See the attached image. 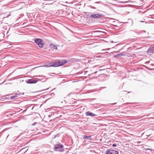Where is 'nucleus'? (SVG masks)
<instances>
[{"label": "nucleus", "instance_id": "obj_12", "mask_svg": "<svg viewBox=\"0 0 154 154\" xmlns=\"http://www.w3.org/2000/svg\"><path fill=\"white\" fill-rule=\"evenodd\" d=\"M112 154H118L119 152L114 149H112Z\"/></svg>", "mask_w": 154, "mask_h": 154}, {"label": "nucleus", "instance_id": "obj_22", "mask_svg": "<svg viewBox=\"0 0 154 154\" xmlns=\"http://www.w3.org/2000/svg\"><path fill=\"white\" fill-rule=\"evenodd\" d=\"M128 122L126 121V124H125L126 126H127V124L126 123V122Z\"/></svg>", "mask_w": 154, "mask_h": 154}, {"label": "nucleus", "instance_id": "obj_34", "mask_svg": "<svg viewBox=\"0 0 154 154\" xmlns=\"http://www.w3.org/2000/svg\"><path fill=\"white\" fill-rule=\"evenodd\" d=\"M104 50H102V51H104Z\"/></svg>", "mask_w": 154, "mask_h": 154}, {"label": "nucleus", "instance_id": "obj_16", "mask_svg": "<svg viewBox=\"0 0 154 154\" xmlns=\"http://www.w3.org/2000/svg\"><path fill=\"white\" fill-rule=\"evenodd\" d=\"M116 146V145L115 144H113L112 145V146L113 147H115Z\"/></svg>", "mask_w": 154, "mask_h": 154}, {"label": "nucleus", "instance_id": "obj_23", "mask_svg": "<svg viewBox=\"0 0 154 154\" xmlns=\"http://www.w3.org/2000/svg\"><path fill=\"white\" fill-rule=\"evenodd\" d=\"M128 5H126H126H125L126 7H128Z\"/></svg>", "mask_w": 154, "mask_h": 154}, {"label": "nucleus", "instance_id": "obj_15", "mask_svg": "<svg viewBox=\"0 0 154 154\" xmlns=\"http://www.w3.org/2000/svg\"><path fill=\"white\" fill-rule=\"evenodd\" d=\"M50 66H49V65H45V66H40V67H50Z\"/></svg>", "mask_w": 154, "mask_h": 154}, {"label": "nucleus", "instance_id": "obj_3", "mask_svg": "<svg viewBox=\"0 0 154 154\" xmlns=\"http://www.w3.org/2000/svg\"><path fill=\"white\" fill-rule=\"evenodd\" d=\"M63 147V146L59 143L55 145V150L59 151H62V149Z\"/></svg>", "mask_w": 154, "mask_h": 154}, {"label": "nucleus", "instance_id": "obj_4", "mask_svg": "<svg viewBox=\"0 0 154 154\" xmlns=\"http://www.w3.org/2000/svg\"><path fill=\"white\" fill-rule=\"evenodd\" d=\"M37 81L34 79H30L26 81V82L28 84L35 83L37 82Z\"/></svg>", "mask_w": 154, "mask_h": 154}, {"label": "nucleus", "instance_id": "obj_33", "mask_svg": "<svg viewBox=\"0 0 154 154\" xmlns=\"http://www.w3.org/2000/svg\"><path fill=\"white\" fill-rule=\"evenodd\" d=\"M131 92H128V93H130Z\"/></svg>", "mask_w": 154, "mask_h": 154}, {"label": "nucleus", "instance_id": "obj_29", "mask_svg": "<svg viewBox=\"0 0 154 154\" xmlns=\"http://www.w3.org/2000/svg\"><path fill=\"white\" fill-rule=\"evenodd\" d=\"M97 66H94V67H96Z\"/></svg>", "mask_w": 154, "mask_h": 154}, {"label": "nucleus", "instance_id": "obj_26", "mask_svg": "<svg viewBox=\"0 0 154 154\" xmlns=\"http://www.w3.org/2000/svg\"><path fill=\"white\" fill-rule=\"evenodd\" d=\"M97 72V71H96L95 72H94V73H96Z\"/></svg>", "mask_w": 154, "mask_h": 154}, {"label": "nucleus", "instance_id": "obj_2", "mask_svg": "<svg viewBox=\"0 0 154 154\" xmlns=\"http://www.w3.org/2000/svg\"><path fill=\"white\" fill-rule=\"evenodd\" d=\"M34 42L41 48H42L44 46V43L41 39L36 38Z\"/></svg>", "mask_w": 154, "mask_h": 154}, {"label": "nucleus", "instance_id": "obj_27", "mask_svg": "<svg viewBox=\"0 0 154 154\" xmlns=\"http://www.w3.org/2000/svg\"><path fill=\"white\" fill-rule=\"evenodd\" d=\"M128 145V144H125V145H126V147H127V146Z\"/></svg>", "mask_w": 154, "mask_h": 154}, {"label": "nucleus", "instance_id": "obj_17", "mask_svg": "<svg viewBox=\"0 0 154 154\" xmlns=\"http://www.w3.org/2000/svg\"><path fill=\"white\" fill-rule=\"evenodd\" d=\"M36 123H33L32 124V126H34V125H35L36 124Z\"/></svg>", "mask_w": 154, "mask_h": 154}, {"label": "nucleus", "instance_id": "obj_28", "mask_svg": "<svg viewBox=\"0 0 154 154\" xmlns=\"http://www.w3.org/2000/svg\"><path fill=\"white\" fill-rule=\"evenodd\" d=\"M128 1H126V2H125L126 3H128Z\"/></svg>", "mask_w": 154, "mask_h": 154}, {"label": "nucleus", "instance_id": "obj_18", "mask_svg": "<svg viewBox=\"0 0 154 154\" xmlns=\"http://www.w3.org/2000/svg\"><path fill=\"white\" fill-rule=\"evenodd\" d=\"M129 152H128V151H126V152H125V153L126 154H128V153Z\"/></svg>", "mask_w": 154, "mask_h": 154}, {"label": "nucleus", "instance_id": "obj_7", "mask_svg": "<svg viewBox=\"0 0 154 154\" xmlns=\"http://www.w3.org/2000/svg\"><path fill=\"white\" fill-rule=\"evenodd\" d=\"M86 115L87 116H90L92 117L96 116V115L94 114L93 113L89 111H88L86 112Z\"/></svg>", "mask_w": 154, "mask_h": 154}, {"label": "nucleus", "instance_id": "obj_1", "mask_svg": "<svg viewBox=\"0 0 154 154\" xmlns=\"http://www.w3.org/2000/svg\"><path fill=\"white\" fill-rule=\"evenodd\" d=\"M66 63L67 61L65 60L62 61L61 62L59 60L57 61L54 62H53L54 66L58 67L61 66Z\"/></svg>", "mask_w": 154, "mask_h": 154}, {"label": "nucleus", "instance_id": "obj_14", "mask_svg": "<svg viewBox=\"0 0 154 154\" xmlns=\"http://www.w3.org/2000/svg\"><path fill=\"white\" fill-rule=\"evenodd\" d=\"M49 65L51 66H50V67L54 66L53 62L52 63H49Z\"/></svg>", "mask_w": 154, "mask_h": 154}, {"label": "nucleus", "instance_id": "obj_5", "mask_svg": "<svg viewBox=\"0 0 154 154\" xmlns=\"http://www.w3.org/2000/svg\"><path fill=\"white\" fill-rule=\"evenodd\" d=\"M102 15L101 14H92L91 15V17L92 18H99L101 17Z\"/></svg>", "mask_w": 154, "mask_h": 154}, {"label": "nucleus", "instance_id": "obj_20", "mask_svg": "<svg viewBox=\"0 0 154 154\" xmlns=\"http://www.w3.org/2000/svg\"><path fill=\"white\" fill-rule=\"evenodd\" d=\"M147 150H152V149H149V148H148L147 149Z\"/></svg>", "mask_w": 154, "mask_h": 154}, {"label": "nucleus", "instance_id": "obj_32", "mask_svg": "<svg viewBox=\"0 0 154 154\" xmlns=\"http://www.w3.org/2000/svg\"><path fill=\"white\" fill-rule=\"evenodd\" d=\"M48 89V88L47 89H46L44 90H47V89Z\"/></svg>", "mask_w": 154, "mask_h": 154}, {"label": "nucleus", "instance_id": "obj_8", "mask_svg": "<svg viewBox=\"0 0 154 154\" xmlns=\"http://www.w3.org/2000/svg\"><path fill=\"white\" fill-rule=\"evenodd\" d=\"M154 49V48L152 47V48H149L147 50V53L150 54H153L154 53L153 50Z\"/></svg>", "mask_w": 154, "mask_h": 154}, {"label": "nucleus", "instance_id": "obj_9", "mask_svg": "<svg viewBox=\"0 0 154 154\" xmlns=\"http://www.w3.org/2000/svg\"><path fill=\"white\" fill-rule=\"evenodd\" d=\"M83 138L84 139H87L89 140H91V136L85 135L83 136Z\"/></svg>", "mask_w": 154, "mask_h": 154}, {"label": "nucleus", "instance_id": "obj_25", "mask_svg": "<svg viewBox=\"0 0 154 154\" xmlns=\"http://www.w3.org/2000/svg\"><path fill=\"white\" fill-rule=\"evenodd\" d=\"M149 63V62H146L145 63Z\"/></svg>", "mask_w": 154, "mask_h": 154}, {"label": "nucleus", "instance_id": "obj_10", "mask_svg": "<svg viewBox=\"0 0 154 154\" xmlns=\"http://www.w3.org/2000/svg\"><path fill=\"white\" fill-rule=\"evenodd\" d=\"M19 94H16L14 96H11V100H14L17 99V97H18Z\"/></svg>", "mask_w": 154, "mask_h": 154}, {"label": "nucleus", "instance_id": "obj_21", "mask_svg": "<svg viewBox=\"0 0 154 154\" xmlns=\"http://www.w3.org/2000/svg\"><path fill=\"white\" fill-rule=\"evenodd\" d=\"M74 60V59L72 58L71 59V60H72V61H75V60Z\"/></svg>", "mask_w": 154, "mask_h": 154}, {"label": "nucleus", "instance_id": "obj_11", "mask_svg": "<svg viewBox=\"0 0 154 154\" xmlns=\"http://www.w3.org/2000/svg\"><path fill=\"white\" fill-rule=\"evenodd\" d=\"M50 47L54 49L57 50V45H54L53 44H51L50 45Z\"/></svg>", "mask_w": 154, "mask_h": 154}, {"label": "nucleus", "instance_id": "obj_31", "mask_svg": "<svg viewBox=\"0 0 154 154\" xmlns=\"http://www.w3.org/2000/svg\"><path fill=\"white\" fill-rule=\"evenodd\" d=\"M93 8L94 9H95L96 8H95V7H93Z\"/></svg>", "mask_w": 154, "mask_h": 154}, {"label": "nucleus", "instance_id": "obj_13", "mask_svg": "<svg viewBox=\"0 0 154 154\" xmlns=\"http://www.w3.org/2000/svg\"><path fill=\"white\" fill-rule=\"evenodd\" d=\"M124 56V55L122 54H117L116 55H115L114 57H115L116 58V57H118L119 56Z\"/></svg>", "mask_w": 154, "mask_h": 154}, {"label": "nucleus", "instance_id": "obj_6", "mask_svg": "<svg viewBox=\"0 0 154 154\" xmlns=\"http://www.w3.org/2000/svg\"><path fill=\"white\" fill-rule=\"evenodd\" d=\"M126 24L128 26H132L133 24V22L132 20L131 19H129L127 22H126Z\"/></svg>", "mask_w": 154, "mask_h": 154}, {"label": "nucleus", "instance_id": "obj_30", "mask_svg": "<svg viewBox=\"0 0 154 154\" xmlns=\"http://www.w3.org/2000/svg\"><path fill=\"white\" fill-rule=\"evenodd\" d=\"M102 70V69H100V70H99V71H101V70Z\"/></svg>", "mask_w": 154, "mask_h": 154}, {"label": "nucleus", "instance_id": "obj_24", "mask_svg": "<svg viewBox=\"0 0 154 154\" xmlns=\"http://www.w3.org/2000/svg\"><path fill=\"white\" fill-rule=\"evenodd\" d=\"M143 32H146V31L145 30H143Z\"/></svg>", "mask_w": 154, "mask_h": 154}, {"label": "nucleus", "instance_id": "obj_19", "mask_svg": "<svg viewBox=\"0 0 154 154\" xmlns=\"http://www.w3.org/2000/svg\"><path fill=\"white\" fill-rule=\"evenodd\" d=\"M140 22H141V23H144V21H140Z\"/></svg>", "mask_w": 154, "mask_h": 154}]
</instances>
